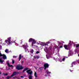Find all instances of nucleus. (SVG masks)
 Segmentation results:
<instances>
[{"instance_id":"obj_42","label":"nucleus","mask_w":79,"mask_h":79,"mask_svg":"<svg viewBox=\"0 0 79 79\" xmlns=\"http://www.w3.org/2000/svg\"><path fill=\"white\" fill-rule=\"evenodd\" d=\"M70 72H72V71L71 70H70Z\"/></svg>"},{"instance_id":"obj_45","label":"nucleus","mask_w":79,"mask_h":79,"mask_svg":"<svg viewBox=\"0 0 79 79\" xmlns=\"http://www.w3.org/2000/svg\"><path fill=\"white\" fill-rule=\"evenodd\" d=\"M22 43H23V42H22L21 43V44H22Z\"/></svg>"},{"instance_id":"obj_39","label":"nucleus","mask_w":79,"mask_h":79,"mask_svg":"<svg viewBox=\"0 0 79 79\" xmlns=\"http://www.w3.org/2000/svg\"><path fill=\"white\" fill-rule=\"evenodd\" d=\"M24 63V61H22L21 62V63Z\"/></svg>"},{"instance_id":"obj_13","label":"nucleus","mask_w":79,"mask_h":79,"mask_svg":"<svg viewBox=\"0 0 79 79\" xmlns=\"http://www.w3.org/2000/svg\"><path fill=\"white\" fill-rule=\"evenodd\" d=\"M23 47L25 50H26V49H27V47L25 45H23Z\"/></svg>"},{"instance_id":"obj_4","label":"nucleus","mask_w":79,"mask_h":79,"mask_svg":"<svg viewBox=\"0 0 79 79\" xmlns=\"http://www.w3.org/2000/svg\"><path fill=\"white\" fill-rule=\"evenodd\" d=\"M5 42L7 44V45H10L12 42L11 41V37L7 38V40H5Z\"/></svg>"},{"instance_id":"obj_47","label":"nucleus","mask_w":79,"mask_h":79,"mask_svg":"<svg viewBox=\"0 0 79 79\" xmlns=\"http://www.w3.org/2000/svg\"><path fill=\"white\" fill-rule=\"evenodd\" d=\"M34 46H35V45H34Z\"/></svg>"},{"instance_id":"obj_6","label":"nucleus","mask_w":79,"mask_h":79,"mask_svg":"<svg viewBox=\"0 0 79 79\" xmlns=\"http://www.w3.org/2000/svg\"><path fill=\"white\" fill-rule=\"evenodd\" d=\"M44 70H45L47 68H48V67H49V64H48V63L44 64Z\"/></svg>"},{"instance_id":"obj_32","label":"nucleus","mask_w":79,"mask_h":79,"mask_svg":"<svg viewBox=\"0 0 79 79\" xmlns=\"http://www.w3.org/2000/svg\"><path fill=\"white\" fill-rule=\"evenodd\" d=\"M7 65H8V66H9L10 65L9 62H7Z\"/></svg>"},{"instance_id":"obj_7","label":"nucleus","mask_w":79,"mask_h":79,"mask_svg":"<svg viewBox=\"0 0 79 79\" xmlns=\"http://www.w3.org/2000/svg\"><path fill=\"white\" fill-rule=\"evenodd\" d=\"M18 74H19V72H17V71H15L13 72L11 76H12V77H13L14 76H16L17 75H18Z\"/></svg>"},{"instance_id":"obj_35","label":"nucleus","mask_w":79,"mask_h":79,"mask_svg":"<svg viewBox=\"0 0 79 79\" xmlns=\"http://www.w3.org/2000/svg\"><path fill=\"white\" fill-rule=\"evenodd\" d=\"M64 60H65V58H63V59H62V61H64Z\"/></svg>"},{"instance_id":"obj_23","label":"nucleus","mask_w":79,"mask_h":79,"mask_svg":"<svg viewBox=\"0 0 79 79\" xmlns=\"http://www.w3.org/2000/svg\"><path fill=\"white\" fill-rule=\"evenodd\" d=\"M59 45H63V43H60V42H59Z\"/></svg>"},{"instance_id":"obj_36","label":"nucleus","mask_w":79,"mask_h":79,"mask_svg":"<svg viewBox=\"0 0 79 79\" xmlns=\"http://www.w3.org/2000/svg\"><path fill=\"white\" fill-rule=\"evenodd\" d=\"M7 75H8V73H6V74H5V76H7Z\"/></svg>"},{"instance_id":"obj_10","label":"nucleus","mask_w":79,"mask_h":79,"mask_svg":"<svg viewBox=\"0 0 79 79\" xmlns=\"http://www.w3.org/2000/svg\"><path fill=\"white\" fill-rule=\"evenodd\" d=\"M73 64H74V65H76V61H74L72 63L71 67H73Z\"/></svg>"},{"instance_id":"obj_20","label":"nucleus","mask_w":79,"mask_h":79,"mask_svg":"<svg viewBox=\"0 0 79 79\" xmlns=\"http://www.w3.org/2000/svg\"><path fill=\"white\" fill-rule=\"evenodd\" d=\"M79 47V44H77L76 45V48H77V47Z\"/></svg>"},{"instance_id":"obj_21","label":"nucleus","mask_w":79,"mask_h":79,"mask_svg":"<svg viewBox=\"0 0 79 79\" xmlns=\"http://www.w3.org/2000/svg\"><path fill=\"white\" fill-rule=\"evenodd\" d=\"M12 64H14L15 63V60H14L13 59L12 60Z\"/></svg>"},{"instance_id":"obj_34","label":"nucleus","mask_w":79,"mask_h":79,"mask_svg":"<svg viewBox=\"0 0 79 79\" xmlns=\"http://www.w3.org/2000/svg\"><path fill=\"white\" fill-rule=\"evenodd\" d=\"M46 57L47 59H48V58H49V57H48V56H47V55H46Z\"/></svg>"},{"instance_id":"obj_24","label":"nucleus","mask_w":79,"mask_h":79,"mask_svg":"<svg viewBox=\"0 0 79 79\" xmlns=\"http://www.w3.org/2000/svg\"><path fill=\"white\" fill-rule=\"evenodd\" d=\"M42 68H40L39 71H42Z\"/></svg>"},{"instance_id":"obj_18","label":"nucleus","mask_w":79,"mask_h":79,"mask_svg":"<svg viewBox=\"0 0 79 79\" xmlns=\"http://www.w3.org/2000/svg\"><path fill=\"white\" fill-rule=\"evenodd\" d=\"M33 52H34V50L33 49H31V50L30 51V52L32 54H33Z\"/></svg>"},{"instance_id":"obj_1","label":"nucleus","mask_w":79,"mask_h":79,"mask_svg":"<svg viewBox=\"0 0 79 79\" xmlns=\"http://www.w3.org/2000/svg\"><path fill=\"white\" fill-rule=\"evenodd\" d=\"M28 69H29V68H25L23 70V73H24L26 70L27 71L26 72L27 73H28L30 75H31L32 74V71H31V69H30L29 70H28Z\"/></svg>"},{"instance_id":"obj_14","label":"nucleus","mask_w":79,"mask_h":79,"mask_svg":"<svg viewBox=\"0 0 79 79\" xmlns=\"http://www.w3.org/2000/svg\"><path fill=\"white\" fill-rule=\"evenodd\" d=\"M21 55L20 54L19 55V61H20V60H21Z\"/></svg>"},{"instance_id":"obj_25","label":"nucleus","mask_w":79,"mask_h":79,"mask_svg":"<svg viewBox=\"0 0 79 79\" xmlns=\"http://www.w3.org/2000/svg\"><path fill=\"white\" fill-rule=\"evenodd\" d=\"M3 56V55L1 53V52H0V56Z\"/></svg>"},{"instance_id":"obj_38","label":"nucleus","mask_w":79,"mask_h":79,"mask_svg":"<svg viewBox=\"0 0 79 79\" xmlns=\"http://www.w3.org/2000/svg\"><path fill=\"white\" fill-rule=\"evenodd\" d=\"M16 77H13V79H15V78H16Z\"/></svg>"},{"instance_id":"obj_5","label":"nucleus","mask_w":79,"mask_h":79,"mask_svg":"<svg viewBox=\"0 0 79 79\" xmlns=\"http://www.w3.org/2000/svg\"><path fill=\"white\" fill-rule=\"evenodd\" d=\"M16 69L17 70H21L23 69V67L22 66H19L18 65L17 66L16 68Z\"/></svg>"},{"instance_id":"obj_27","label":"nucleus","mask_w":79,"mask_h":79,"mask_svg":"<svg viewBox=\"0 0 79 79\" xmlns=\"http://www.w3.org/2000/svg\"><path fill=\"white\" fill-rule=\"evenodd\" d=\"M59 48H63V46L61 45V46H60L59 47Z\"/></svg>"},{"instance_id":"obj_33","label":"nucleus","mask_w":79,"mask_h":79,"mask_svg":"<svg viewBox=\"0 0 79 79\" xmlns=\"http://www.w3.org/2000/svg\"><path fill=\"white\" fill-rule=\"evenodd\" d=\"M27 47H28V44H26V45H25Z\"/></svg>"},{"instance_id":"obj_19","label":"nucleus","mask_w":79,"mask_h":79,"mask_svg":"<svg viewBox=\"0 0 79 79\" xmlns=\"http://www.w3.org/2000/svg\"><path fill=\"white\" fill-rule=\"evenodd\" d=\"M8 50L7 49H6L5 50V52H6V53H8Z\"/></svg>"},{"instance_id":"obj_26","label":"nucleus","mask_w":79,"mask_h":79,"mask_svg":"<svg viewBox=\"0 0 79 79\" xmlns=\"http://www.w3.org/2000/svg\"><path fill=\"white\" fill-rule=\"evenodd\" d=\"M36 58H37V59H39V56H37Z\"/></svg>"},{"instance_id":"obj_48","label":"nucleus","mask_w":79,"mask_h":79,"mask_svg":"<svg viewBox=\"0 0 79 79\" xmlns=\"http://www.w3.org/2000/svg\"><path fill=\"white\" fill-rule=\"evenodd\" d=\"M66 58H68V57H67Z\"/></svg>"},{"instance_id":"obj_31","label":"nucleus","mask_w":79,"mask_h":79,"mask_svg":"<svg viewBox=\"0 0 79 79\" xmlns=\"http://www.w3.org/2000/svg\"><path fill=\"white\" fill-rule=\"evenodd\" d=\"M34 58H35L36 59V58H37V56H34Z\"/></svg>"},{"instance_id":"obj_37","label":"nucleus","mask_w":79,"mask_h":79,"mask_svg":"<svg viewBox=\"0 0 79 79\" xmlns=\"http://www.w3.org/2000/svg\"><path fill=\"white\" fill-rule=\"evenodd\" d=\"M3 74L4 75V76H5V73H3Z\"/></svg>"},{"instance_id":"obj_46","label":"nucleus","mask_w":79,"mask_h":79,"mask_svg":"<svg viewBox=\"0 0 79 79\" xmlns=\"http://www.w3.org/2000/svg\"><path fill=\"white\" fill-rule=\"evenodd\" d=\"M12 69H13V67H12Z\"/></svg>"},{"instance_id":"obj_43","label":"nucleus","mask_w":79,"mask_h":79,"mask_svg":"<svg viewBox=\"0 0 79 79\" xmlns=\"http://www.w3.org/2000/svg\"><path fill=\"white\" fill-rule=\"evenodd\" d=\"M2 74V73L1 72H0V74Z\"/></svg>"},{"instance_id":"obj_17","label":"nucleus","mask_w":79,"mask_h":79,"mask_svg":"<svg viewBox=\"0 0 79 79\" xmlns=\"http://www.w3.org/2000/svg\"><path fill=\"white\" fill-rule=\"evenodd\" d=\"M29 79H32V76H31V75L29 76Z\"/></svg>"},{"instance_id":"obj_8","label":"nucleus","mask_w":79,"mask_h":79,"mask_svg":"<svg viewBox=\"0 0 79 79\" xmlns=\"http://www.w3.org/2000/svg\"><path fill=\"white\" fill-rule=\"evenodd\" d=\"M68 46V48L69 49L71 48V46L72 45V43L71 42L69 43L68 45H67Z\"/></svg>"},{"instance_id":"obj_44","label":"nucleus","mask_w":79,"mask_h":79,"mask_svg":"<svg viewBox=\"0 0 79 79\" xmlns=\"http://www.w3.org/2000/svg\"><path fill=\"white\" fill-rule=\"evenodd\" d=\"M36 48H37V46H36Z\"/></svg>"},{"instance_id":"obj_40","label":"nucleus","mask_w":79,"mask_h":79,"mask_svg":"<svg viewBox=\"0 0 79 79\" xmlns=\"http://www.w3.org/2000/svg\"><path fill=\"white\" fill-rule=\"evenodd\" d=\"M0 47H1V48H2V45H0Z\"/></svg>"},{"instance_id":"obj_12","label":"nucleus","mask_w":79,"mask_h":79,"mask_svg":"<svg viewBox=\"0 0 79 79\" xmlns=\"http://www.w3.org/2000/svg\"><path fill=\"white\" fill-rule=\"evenodd\" d=\"M50 42H47L46 43L43 44V46H45V45H48V44H50Z\"/></svg>"},{"instance_id":"obj_16","label":"nucleus","mask_w":79,"mask_h":79,"mask_svg":"<svg viewBox=\"0 0 79 79\" xmlns=\"http://www.w3.org/2000/svg\"><path fill=\"white\" fill-rule=\"evenodd\" d=\"M34 76L35 77H37V73H36V72H35Z\"/></svg>"},{"instance_id":"obj_22","label":"nucleus","mask_w":79,"mask_h":79,"mask_svg":"<svg viewBox=\"0 0 79 79\" xmlns=\"http://www.w3.org/2000/svg\"><path fill=\"white\" fill-rule=\"evenodd\" d=\"M9 68L10 67H13H13H14V66H13V65H10L9 66Z\"/></svg>"},{"instance_id":"obj_41","label":"nucleus","mask_w":79,"mask_h":79,"mask_svg":"<svg viewBox=\"0 0 79 79\" xmlns=\"http://www.w3.org/2000/svg\"><path fill=\"white\" fill-rule=\"evenodd\" d=\"M62 43H64V41H62Z\"/></svg>"},{"instance_id":"obj_29","label":"nucleus","mask_w":79,"mask_h":79,"mask_svg":"<svg viewBox=\"0 0 79 79\" xmlns=\"http://www.w3.org/2000/svg\"><path fill=\"white\" fill-rule=\"evenodd\" d=\"M24 76H21L20 77L21 78H23V79L24 78Z\"/></svg>"},{"instance_id":"obj_30","label":"nucleus","mask_w":79,"mask_h":79,"mask_svg":"<svg viewBox=\"0 0 79 79\" xmlns=\"http://www.w3.org/2000/svg\"><path fill=\"white\" fill-rule=\"evenodd\" d=\"M17 56H13V58H17Z\"/></svg>"},{"instance_id":"obj_9","label":"nucleus","mask_w":79,"mask_h":79,"mask_svg":"<svg viewBox=\"0 0 79 79\" xmlns=\"http://www.w3.org/2000/svg\"><path fill=\"white\" fill-rule=\"evenodd\" d=\"M64 47L65 49H66V50H68V49H69L68 45H64Z\"/></svg>"},{"instance_id":"obj_28","label":"nucleus","mask_w":79,"mask_h":79,"mask_svg":"<svg viewBox=\"0 0 79 79\" xmlns=\"http://www.w3.org/2000/svg\"><path fill=\"white\" fill-rule=\"evenodd\" d=\"M40 53V52H39V51H37L36 52V54H38V53Z\"/></svg>"},{"instance_id":"obj_15","label":"nucleus","mask_w":79,"mask_h":79,"mask_svg":"<svg viewBox=\"0 0 79 79\" xmlns=\"http://www.w3.org/2000/svg\"><path fill=\"white\" fill-rule=\"evenodd\" d=\"M12 77V76L11 75L10 77V76H8L6 78L7 79H9V78H11V77Z\"/></svg>"},{"instance_id":"obj_11","label":"nucleus","mask_w":79,"mask_h":79,"mask_svg":"<svg viewBox=\"0 0 79 79\" xmlns=\"http://www.w3.org/2000/svg\"><path fill=\"white\" fill-rule=\"evenodd\" d=\"M46 73H47V75L46 74L45 76H49V74H51V73L49 72V71H46Z\"/></svg>"},{"instance_id":"obj_3","label":"nucleus","mask_w":79,"mask_h":79,"mask_svg":"<svg viewBox=\"0 0 79 79\" xmlns=\"http://www.w3.org/2000/svg\"><path fill=\"white\" fill-rule=\"evenodd\" d=\"M32 42V43L31 44L32 47L34 46V44H36V41L34 39H32V38H30L28 40L29 42Z\"/></svg>"},{"instance_id":"obj_2","label":"nucleus","mask_w":79,"mask_h":79,"mask_svg":"<svg viewBox=\"0 0 79 79\" xmlns=\"http://www.w3.org/2000/svg\"><path fill=\"white\" fill-rule=\"evenodd\" d=\"M2 56H3V57H1V58H0V64H3V62H4V60H2V58L3 59H4V60H5V59H6V55L3 54Z\"/></svg>"}]
</instances>
